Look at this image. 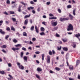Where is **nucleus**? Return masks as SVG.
Instances as JSON below:
<instances>
[{
    "label": "nucleus",
    "instance_id": "20e7f679",
    "mask_svg": "<svg viewBox=\"0 0 80 80\" xmlns=\"http://www.w3.org/2000/svg\"><path fill=\"white\" fill-rule=\"evenodd\" d=\"M58 23V22H57V21H56L55 22H52L51 24L53 25V26H56V25H57Z\"/></svg>",
    "mask_w": 80,
    "mask_h": 80
},
{
    "label": "nucleus",
    "instance_id": "6e6552de",
    "mask_svg": "<svg viewBox=\"0 0 80 80\" xmlns=\"http://www.w3.org/2000/svg\"><path fill=\"white\" fill-rule=\"evenodd\" d=\"M35 29L36 30V33H38L39 32L38 31L39 30L38 28H37V26H35Z\"/></svg>",
    "mask_w": 80,
    "mask_h": 80
},
{
    "label": "nucleus",
    "instance_id": "c756f323",
    "mask_svg": "<svg viewBox=\"0 0 80 80\" xmlns=\"http://www.w3.org/2000/svg\"><path fill=\"white\" fill-rule=\"evenodd\" d=\"M41 31H42V32H44V31H45V29L44 28L42 27L41 28Z\"/></svg>",
    "mask_w": 80,
    "mask_h": 80
},
{
    "label": "nucleus",
    "instance_id": "37998d69",
    "mask_svg": "<svg viewBox=\"0 0 80 80\" xmlns=\"http://www.w3.org/2000/svg\"><path fill=\"white\" fill-rule=\"evenodd\" d=\"M56 36L57 37H60V35L58 34V33H56Z\"/></svg>",
    "mask_w": 80,
    "mask_h": 80
},
{
    "label": "nucleus",
    "instance_id": "3c124183",
    "mask_svg": "<svg viewBox=\"0 0 80 80\" xmlns=\"http://www.w3.org/2000/svg\"><path fill=\"white\" fill-rule=\"evenodd\" d=\"M62 48V46H60V48H58V50H61V49Z\"/></svg>",
    "mask_w": 80,
    "mask_h": 80
},
{
    "label": "nucleus",
    "instance_id": "9b49d317",
    "mask_svg": "<svg viewBox=\"0 0 80 80\" xmlns=\"http://www.w3.org/2000/svg\"><path fill=\"white\" fill-rule=\"evenodd\" d=\"M42 71V68H37V71L38 72H41Z\"/></svg>",
    "mask_w": 80,
    "mask_h": 80
},
{
    "label": "nucleus",
    "instance_id": "0e129e2a",
    "mask_svg": "<svg viewBox=\"0 0 80 80\" xmlns=\"http://www.w3.org/2000/svg\"><path fill=\"white\" fill-rule=\"evenodd\" d=\"M18 11L19 12H22V10L20 9H19L18 10Z\"/></svg>",
    "mask_w": 80,
    "mask_h": 80
},
{
    "label": "nucleus",
    "instance_id": "ddd939ff",
    "mask_svg": "<svg viewBox=\"0 0 80 80\" xmlns=\"http://www.w3.org/2000/svg\"><path fill=\"white\" fill-rule=\"evenodd\" d=\"M12 21H13L14 22H17V21H16V18H12Z\"/></svg>",
    "mask_w": 80,
    "mask_h": 80
},
{
    "label": "nucleus",
    "instance_id": "4468645a",
    "mask_svg": "<svg viewBox=\"0 0 80 80\" xmlns=\"http://www.w3.org/2000/svg\"><path fill=\"white\" fill-rule=\"evenodd\" d=\"M63 50H64V51H65L66 52H67V50H68V48H67L66 47H64L62 48Z\"/></svg>",
    "mask_w": 80,
    "mask_h": 80
},
{
    "label": "nucleus",
    "instance_id": "6e6d98bb",
    "mask_svg": "<svg viewBox=\"0 0 80 80\" xmlns=\"http://www.w3.org/2000/svg\"><path fill=\"white\" fill-rule=\"evenodd\" d=\"M30 3L31 4H32V5H33V4H34V2H33V1H31Z\"/></svg>",
    "mask_w": 80,
    "mask_h": 80
},
{
    "label": "nucleus",
    "instance_id": "1a4fd4ad",
    "mask_svg": "<svg viewBox=\"0 0 80 80\" xmlns=\"http://www.w3.org/2000/svg\"><path fill=\"white\" fill-rule=\"evenodd\" d=\"M76 12V9H74L73 10V11L72 12L73 15H74V16H75L76 15V13H75Z\"/></svg>",
    "mask_w": 80,
    "mask_h": 80
},
{
    "label": "nucleus",
    "instance_id": "f704fd0d",
    "mask_svg": "<svg viewBox=\"0 0 80 80\" xmlns=\"http://www.w3.org/2000/svg\"><path fill=\"white\" fill-rule=\"evenodd\" d=\"M9 12L10 14H15V12H14L13 11H10Z\"/></svg>",
    "mask_w": 80,
    "mask_h": 80
},
{
    "label": "nucleus",
    "instance_id": "774afa93",
    "mask_svg": "<svg viewBox=\"0 0 80 80\" xmlns=\"http://www.w3.org/2000/svg\"><path fill=\"white\" fill-rule=\"evenodd\" d=\"M78 79H80V75L79 74L78 75Z\"/></svg>",
    "mask_w": 80,
    "mask_h": 80
},
{
    "label": "nucleus",
    "instance_id": "5701e85b",
    "mask_svg": "<svg viewBox=\"0 0 80 80\" xmlns=\"http://www.w3.org/2000/svg\"><path fill=\"white\" fill-rule=\"evenodd\" d=\"M11 28L12 30H13V31H15V29L13 28V27L12 26Z\"/></svg>",
    "mask_w": 80,
    "mask_h": 80
},
{
    "label": "nucleus",
    "instance_id": "ea45409f",
    "mask_svg": "<svg viewBox=\"0 0 80 80\" xmlns=\"http://www.w3.org/2000/svg\"><path fill=\"white\" fill-rule=\"evenodd\" d=\"M3 22V21L2 20H1L0 21V26L2 25V23Z\"/></svg>",
    "mask_w": 80,
    "mask_h": 80
},
{
    "label": "nucleus",
    "instance_id": "aec40b11",
    "mask_svg": "<svg viewBox=\"0 0 80 80\" xmlns=\"http://www.w3.org/2000/svg\"><path fill=\"white\" fill-rule=\"evenodd\" d=\"M69 69H70L71 70H73V66L72 65L69 66Z\"/></svg>",
    "mask_w": 80,
    "mask_h": 80
},
{
    "label": "nucleus",
    "instance_id": "7ed1b4c3",
    "mask_svg": "<svg viewBox=\"0 0 80 80\" xmlns=\"http://www.w3.org/2000/svg\"><path fill=\"white\" fill-rule=\"evenodd\" d=\"M12 50H13L14 52H15L16 50L17 51L20 50L19 48H12Z\"/></svg>",
    "mask_w": 80,
    "mask_h": 80
},
{
    "label": "nucleus",
    "instance_id": "de8ad7c7",
    "mask_svg": "<svg viewBox=\"0 0 80 80\" xmlns=\"http://www.w3.org/2000/svg\"><path fill=\"white\" fill-rule=\"evenodd\" d=\"M49 54L50 55H52V51H49Z\"/></svg>",
    "mask_w": 80,
    "mask_h": 80
},
{
    "label": "nucleus",
    "instance_id": "cd10ccee",
    "mask_svg": "<svg viewBox=\"0 0 80 80\" xmlns=\"http://www.w3.org/2000/svg\"><path fill=\"white\" fill-rule=\"evenodd\" d=\"M69 17H70L71 19H73V16L72 15L69 14Z\"/></svg>",
    "mask_w": 80,
    "mask_h": 80
},
{
    "label": "nucleus",
    "instance_id": "72a5a7b5",
    "mask_svg": "<svg viewBox=\"0 0 80 80\" xmlns=\"http://www.w3.org/2000/svg\"><path fill=\"white\" fill-rule=\"evenodd\" d=\"M79 62H80V61H79V60H78L77 61V62H76V66H77V65H78L79 64Z\"/></svg>",
    "mask_w": 80,
    "mask_h": 80
},
{
    "label": "nucleus",
    "instance_id": "5fc2aeb1",
    "mask_svg": "<svg viewBox=\"0 0 80 80\" xmlns=\"http://www.w3.org/2000/svg\"><path fill=\"white\" fill-rule=\"evenodd\" d=\"M32 12L33 14H35V13H36V12L34 10H32Z\"/></svg>",
    "mask_w": 80,
    "mask_h": 80
},
{
    "label": "nucleus",
    "instance_id": "2f4dec72",
    "mask_svg": "<svg viewBox=\"0 0 80 80\" xmlns=\"http://www.w3.org/2000/svg\"><path fill=\"white\" fill-rule=\"evenodd\" d=\"M73 47L74 48H75V47H76V42H73Z\"/></svg>",
    "mask_w": 80,
    "mask_h": 80
},
{
    "label": "nucleus",
    "instance_id": "69168bd1",
    "mask_svg": "<svg viewBox=\"0 0 80 80\" xmlns=\"http://www.w3.org/2000/svg\"><path fill=\"white\" fill-rule=\"evenodd\" d=\"M17 65H18L19 66H21V65H20V63H19V62H17Z\"/></svg>",
    "mask_w": 80,
    "mask_h": 80
},
{
    "label": "nucleus",
    "instance_id": "9d476101",
    "mask_svg": "<svg viewBox=\"0 0 80 80\" xmlns=\"http://www.w3.org/2000/svg\"><path fill=\"white\" fill-rule=\"evenodd\" d=\"M15 47H20V48L22 47V45L21 44H18L17 45H15Z\"/></svg>",
    "mask_w": 80,
    "mask_h": 80
},
{
    "label": "nucleus",
    "instance_id": "e433bc0d",
    "mask_svg": "<svg viewBox=\"0 0 80 80\" xmlns=\"http://www.w3.org/2000/svg\"><path fill=\"white\" fill-rule=\"evenodd\" d=\"M34 26H32L31 28V30L32 31H33V30L34 29Z\"/></svg>",
    "mask_w": 80,
    "mask_h": 80
},
{
    "label": "nucleus",
    "instance_id": "a19ab883",
    "mask_svg": "<svg viewBox=\"0 0 80 80\" xmlns=\"http://www.w3.org/2000/svg\"><path fill=\"white\" fill-rule=\"evenodd\" d=\"M36 77L37 78H38V79H40V76H39V75L36 74Z\"/></svg>",
    "mask_w": 80,
    "mask_h": 80
},
{
    "label": "nucleus",
    "instance_id": "13d9d810",
    "mask_svg": "<svg viewBox=\"0 0 80 80\" xmlns=\"http://www.w3.org/2000/svg\"><path fill=\"white\" fill-rule=\"evenodd\" d=\"M64 18V21L65 20H68V19H69L68 18Z\"/></svg>",
    "mask_w": 80,
    "mask_h": 80
},
{
    "label": "nucleus",
    "instance_id": "f257e3e1",
    "mask_svg": "<svg viewBox=\"0 0 80 80\" xmlns=\"http://www.w3.org/2000/svg\"><path fill=\"white\" fill-rule=\"evenodd\" d=\"M73 30V26H72V24H70L68 26V28L67 29L68 31H70Z\"/></svg>",
    "mask_w": 80,
    "mask_h": 80
},
{
    "label": "nucleus",
    "instance_id": "4c0bfd02",
    "mask_svg": "<svg viewBox=\"0 0 80 80\" xmlns=\"http://www.w3.org/2000/svg\"><path fill=\"white\" fill-rule=\"evenodd\" d=\"M57 30V27L54 28L52 29V31L53 32V31H55V30Z\"/></svg>",
    "mask_w": 80,
    "mask_h": 80
},
{
    "label": "nucleus",
    "instance_id": "864d4df0",
    "mask_svg": "<svg viewBox=\"0 0 80 80\" xmlns=\"http://www.w3.org/2000/svg\"><path fill=\"white\" fill-rule=\"evenodd\" d=\"M40 53V52L39 51H37L35 52L36 54H39Z\"/></svg>",
    "mask_w": 80,
    "mask_h": 80
},
{
    "label": "nucleus",
    "instance_id": "f8f14e48",
    "mask_svg": "<svg viewBox=\"0 0 80 80\" xmlns=\"http://www.w3.org/2000/svg\"><path fill=\"white\" fill-rule=\"evenodd\" d=\"M19 68L20 69H21V70H23V69H24V67H23V66L22 65L19 66Z\"/></svg>",
    "mask_w": 80,
    "mask_h": 80
},
{
    "label": "nucleus",
    "instance_id": "a18cd8bd",
    "mask_svg": "<svg viewBox=\"0 0 80 80\" xmlns=\"http://www.w3.org/2000/svg\"><path fill=\"white\" fill-rule=\"evenodd\" d=\"M45 23H46V22H42V24H43V25H45V26H46V25H47V24H45Z\"/></svg>",
    "mask_w": 80,
    "mask_h": 80
},
{
    "label": "nucleus",
    "instance_id": "dca6fc26",
    "mask_svg": "<svg viewBox=\"0 0 80 80\" xmlns=\"http://www.w3.org/2000/svg\"><path fill=\"white\" fill-rule=\"evenodd\" d=\"M42 61H43L44 60V57H45V54H43L42 55Z\"/></svg>",
    "mask_w": 80,
    "mask_h": 80
},
{
    "label": "nucleus",
    "instance_id": "052dcab7",
    "mask_svg": "<svg viewBox=\"0 0 80 80\" xmlns=\"http://www.w3.org/2000/svg\"><path fill=\"white\" fill-rule=\"evenodd\" d=\"M46 4L47 5H50V2H47Z\"/></svg>",
    "mask_w": 80,
    "mask_h": 80
},
{
    "label": "nucleus",
    "instance_id": "f03ea898",
    "mask_svg": "<svg viewBox=\"0 0 80 80\" xmlns=\"http://www.w3.org/2000/svg\"><path fill=\"white\" fill-rule=\"evenodd\" d=\"M47 62L48 63H50V57L49 55H48L47 56Z\"/></svg>",
    "mask_w": 80,
    "mask_h": 80
},
{
    "label": "nucleus",
    "instance_id": "412c9836",
    "mask_svg": "<svg viewBox=\"0 0 80 80\" xmlns=\"http://www.w3.org/2000/svg\"><path fill=\"white\" fill-rule=\"evenodd\" d=\"M24 53L23 52H21L20 57L21 58H23V56Z\"/></svg>",
    "mask_w": 80,
    "mask_h": 80
},
{
    "label": "nucleus",
    "instance_id": "8fccbe9b",
    "mask_svg": "<svg viewBox=\"0 0 80 80\" xmlns=\"http://www.w3.org/2000/svg\"><path fill=\"white\" fill-rule=\"evenodd\" d=\"M6 30L7 31H10V28L8 27L7 28H6Z\"/></svg>",
    "mask_w": 80,
    "mask_h": 80
},
{
    "label": "nucleus",
    "instance_id": "58836bf2",
    "mask_svg": "<svg viewBox=\"0 0 80 80\" xmlns=\"http://www.w3.org/2000/svg\"><path fill=\"white\" fill-rule=\"evenodd\" d=\"M3 14H4L5 15H8V13L7 12L5 11V12H3Z\"/></svg>",
    "mask_w": 80,
    "mask_h": 80
},
{
    "label": "nucleus",
    "instance_id": "473e14b6",
    "mask_svg": "<svg viewBox=\"0 0 80 80\" xmlns=\"http://www.w3.org/2000/svg\"><path fill=\"white\" fill-rule=\"evenodd\" d=\"M62 40L64 42H67V40L66 38L62 39Z\"/></svg>",
    "mask_w": 80,
    "mask_h": 80
},
{
    "label": "nucleus",
    "instance_id": "bf43d9fd",
    "mask_svg": "<svg viewBox=\"0 0 80 80\" xmlns=\"http://www.w3.org/2000/svg\"><path fill=\"white\" fill-rule=\"evenodd\" d=\"M29 44H30V45H31V44H33V42H32V41H30Z\"/></svg>",
    "mask_w": 80,
    "mask_h": 80
},
{
    "label": "nucleus",
    "instance_id": "338daca9",
    "mask_svg": "<svg viewBox=\"0 0 80 80\" xmlns=\"http://www.w3.org/2000/svg\"><path fill=\"white\" fill-rule=\"evenodd\" d=\"M69 80H74V79H73V78H69Z\"/></svg>",
    "mask_w": 80,
    "mask_h": 80
},
{
    "label": "nucleus",
    "instance_id": "c85d7f7f",
    "mask_svg": "<svg viewBox=\"0 0 80 80\" xmlns=\"http://www.w3.org/2000/svg\"><path fill=\"white\" fill-rule=\"evenodd\" d=\"M75 37H77V38H78V37H80V34L79 33H78V34H76Z\"/></svg>",
    "mask_w": 80,
    "mask_h": 80
},
{
    "label": "nucleus",
    "instance_id": "4be33fe9",
    "mask_svg": "<svg viewBox=\"0 0 80 80\" xmlns=\"http://www.w3.org/2000/svg\"><path fill=\"white\" fill-rule=\"evenodd\" d=\"M40 35H41L42 36L43 35H45V34L44 32H42L41 33H40Z\"/></svg>",
    "mask_w": 80,
    "mask_h": 80
},
{
    "label": "nucleus",
    "instance_id": "a211bd4d",
    "mask_svg": "<svg viewBox=\"0 0 80 80\" xmlns=\"http://www.w3.org/2000/svg\"><path fill=\"white\" fill-rule=\"evenodd\" d=\"M1 48H7V45H4L1 46Z\"/></svg>",
    "mask_w": 80,
    "mask_h": 80
},
{
    "label": "nucleus",
    "instance_id": "a878e982",
    "mask_svg": "<svg viewBox=\"0 0 80 80\" xmlns=\"http://www.w3.org/2000/svg\"><path fill=\"white\" fill-rule=\"evenodd\" d=\"M12 41L14 43H17V42H18V41H17V40H16V39H15L13 40Z\"/></svg>",
    "mask_w": 80,
    "mask_h": 80
},
{
    "label": "nucleus",
    "instance_id": "423d86ee",
    "mask_svg": "<svg viewBox=\"0 0 80 80\" xmlns=\"http://www.w3.org/2000/svg\"><path fill=\"white\" fill-rule=\"evenodd\" d=\"M28 20L27 19L26 20H25L24 22V25H27V24H28Z\"/></svg>",
    "mask_w": 80,
    "mask_h": 80
},
{
    "label": "nucleus",
    "instance_id": "e2e57ef3",
    "mask_svg": "<svg viewBox=\"0 0 80 80\" xmlns=\"http://www.w3.org/2000/svg\"><path fill=\"white\" fill-rule=\"evenodd\" d=\"M52 18L53 19H57V18H56V17H52Z\"/></svg>",
    "mask_w": 80,
    "mask_h": 80
},
{
    "label": "nucleus",
    "instance_id": "39448f33",
    "mask_svg": "<svg viewBox=\"0 0 80 80\" xmlns=\"http://www.w3.org/2000/svg\"><path fill=\"white\" fill-rule=\"evenodd\" d=\"M9 77V78H8V80H13V77H12V76L10 74H9L8 75Z\"/></svg>",
    "mask_w": 80,
    "mask_h": 80
},
{
    "label": "nucleus",
    "instance_id": "79ce46f5",
    "mask_svg": "<svg viewBox=\"0 0 80 80\" xmlns=\"http://www.w3.org/2000/svg\"><path fill=\"white\" fill-rule=\"evenodd\" d=\"M58 11L59 12V13L62 12V11H61V9H58Z\"/></svg>",
    "mask_w": 80,
    "mask_h": 80
},
{
    "label": "nucleus",
    "instance_id": "09e8293b",
    "mask_svg": "<svg viewBox=\"0 0 80 80\" xmlns=\"http://www.w3.org/2000/svg\"><path fill=\"white\" fill-rule=\"evenodd\" d=\"M7 3L8 4H10V0H7Z\"/></svg>",
    "mask_w": 80,
    "mask_h": 80
},
{
    "label": "nucleus",
    "instance_id": "680f3d73",
    "mask_svg": "<svg viewBox=\"0 0 80 80\" xmlns=\"http://www.w3.org/2000/svg\"><path fill=\"white\" fill-rule=\"evenodd\" d=\"M2 52H4V53H6V51H5L4 49H2Z\"/></svg>",
    "mask_w": 80,
    "mask_h": 80
},
{
    "label": "nucleus",
    "instance_id": "b1692460",
    "mask_svg": "<svg viewBox=\"0 0 80 80\" xmlns=\"http://www.w3.org/2000/svg\"><path fill=\"white\" fill-rule=\"evenodd\" d=\"M0 73L1 74H2V75H3V74H4L5 73V72L3 71H0Z\"/></svg>",
    "mask_w": 80,
    "mask_h": 80
},
{
    "label": "nucleus",
    "instance_id": "0eeeda50",
    "mask_svg": "<svg viewBox=\"0 0 80 80\" xmlns=\"http://www.w3.org/2000/svg\"><path fill=\"white\" fill-rule=\"evenodd\" d=\"M0 33L2 35H5V32L3 31L2 29H0Z\"/></svg>",
    "mask_w": 80,
    "mask_h": 80
},
{
    "label": "nucleus",
    "instance_id": "603ef678",
    "mask_svg": "<svg viewBox=\"0 0 80 80\" xmlns=\"http://www.w3.org/2000/svg\"><path fill=\"white\" fill-rule=\"evenodd\" d=\"M24 43H27L28 44H29V41H25Z\"/></svg>",
    "mask_w": 80,
    "mask_h": 80
},
{
    "label": "nucleus",
    "instance_id": "49530a36",
    "mask_svg": "<svg viewBox=\"0 0 80 80\" xmlns=\"http://www.w3.org/2000/svg\"><path fill=\"white\" fill-rule=\"evenodd\" d=\"M9 37V35H7L6 36V37L5 38L6 40H7V39H8V38Z\"/></svg>",
    "mask_w": 80,
    "mask_h": 80
},
{
    "label": "nucleus",
    "instance_id": "393cba45",
    "mask_svg": "<svg viewBox=\"0 0 80 80\" xmlns=\"http://www.w3.org/2000/svg\"><path fill=\"white\" fill-rule=\"evenodd\" d=\"M67 8H72V6L70 5H68L67 6Z\"/></svg>",
    "mask_w": 80,
    "mask_h": 80
},
{
    "label": "nucleus",
    "instance_id": "6ab92c4d",
    "mask_svg": "<svg viewBox=\"0 0 80 80\" xmlns=\"http://www.w3.org/2000/svg\"><path fill=\"white\" fill-rule=\"evenodd\" d=\"M23 36H25V37H27V34L26 32H24L23 33Z\"/></svg>",
    "mask_w": 80,
    "mask_h": 80
},
{
    "label": "nucleus",
    "instance_id": "4d7b16f0",
    "mask_svg": "<svg viewBox=\"0 0 80 80\" xmlns=\"http://www.w3.org/2000/svg\"><path fill=\"white\" fill-rule=\"evenodd\" d=\"M35 40H36V38H32V41H35Z\"/></svg>",
    "mask_w": 80,
    "mask_h": 80
},
{
    "label": "nucleus",
    "instance_id": "c9c22d12",
    "mask_svg": "<svg viewBox=\"0 0 80 80\" xmlns=\"http://www.w3.org/2000/svg\"><path fill=\"white\" fill-rule=\"evenodd\" d=\"M27 57L26 56H24L23 59H24V60H25L26 61H27Z\"/></svg>",
    "mask_w": 80,
    "mask_h": 80
},
{
    "label": "nucleus",
    "instance_id": "f3484780",
    "mask_svg": "<svg viewBox=\"0 0 80 80\" xmlns=\"http://www.w3.org/2000/svg\"><path fill=\"white\" fill-rule=\"evenodd\" d=\"M30 17V14H29V15H26L24 16V18H27Z\"/></svg>",
    "mask_w": 80,
    "mask_h": 80
},
{
    "label": "nucleus",
    "instance_id": "c03bdc74",
    "mask_svg": "<svg viewBox=\"0 0 80 80\" xmlns=\"http://www.w3.org/2000/svg\"><path fill=\"white\" fill-rule=\"evenodd\" d=\"M22 50H24V51H26V49L25 48L22 47Z\"/></svg>",
    "mask_w": 80,
    "mask_h": 80
},
{
    "label": "nucleus",
    "instance_id": "7c9ffc66",
    "mask_svg": "<svg viewBox=\"0 0 80 80\" xmlns=\"http://www.w3.org/2000/svg\"><path fill=\"white\" fill-rule=\"evenodd\" d=\"M55 69L56 70H57L58 71H59V70H60V68H57V67L55 68Z\"/></svg>",
    "mask_w": 80,
    "mask_h": 80
},
{
    "label": "nucleus",
    "instance_id": "2eb2a0df",
    "mask_svg": "<svg viewBox=\"0 0 80 80\" xmlns=\"http://www.w3.org/2000/svg\"><path fill=\"white\" fill-rule=\"evenodd\" d=\"M33 8H34V7H28V10H30V9H31L32 10V9H33Z\"/></svg>",
    "mask_w": 80,
    "mask_h": 80
},
{
    "label": "nucleus",
    "instance_id": "bb28decb",
    "mask_svg": "<svg viewBox=\"0 0 80 80\" xmlns=\"http://www.w3.org/2000/svg\"><path fill=\"white\" fill-rule=\"evenodd\" d=\"M60 21H61L62 22L65 21L64 18H60Z\"/></svg>",
    "mask_w": 80,
    "mask_h": 80
}]
</instances>
